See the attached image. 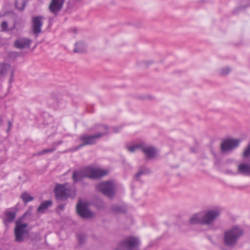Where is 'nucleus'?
<instances>
[{
	"label": "nucleus",
	"mask_w": 250,
	"mask_h": 250,
	"mask_svg": "<svg viewBox=\"0 0 250 250\" xmlns=\"http://www.w3.org/2000/svg\"><path fill=\"white\" fill-rule=\"evenodd\" d=\"M221 209L215 207L206 210L203 212L195 213L189 219L190 225H200L207 227L209 229L215 230L214 223L220 217Z\"/></svg>",
	"instance_id": "nucleus-1"
},
{
	"label": "nucleus",
	"mask_w": 250,
	"mask_h": 250,
	"mask_svg": "<svg viewBox=\"0 0 250 250\" xmlns=\"http://www.w3.org/2000/svg\"><path fill=\"white\" fill-rule=\"evenodd\" d=\"M243 233V229L238 226H234L224 231L223 235L224 245L229 249L234 248Z\"/></svg>",
	"instance_id": "nucleus-2"
},
{
	"label": "nucleus",
	"mask_w": 250,
	"mask_h": 250,
	"mask_svg": "<svg viewBox=\"0 0 250 250\" xmlns=\"http://www.w3.org/2000/svg\"><path fill=\"white\" fill-rule=\"evenodd\" d=\"M30 211H26L15 222V227L14 229L15 241L18 243H21L24 241L25 235L28 233V230L27 223L22 222V219L25 216L30 215Z\"/></svg>",
	"instance_id": "nucleus-3"
},
{
	"label": "nucleus",
	"mask_w": 250,
	"mask_h": 250,
	"mask_svg": "<svg viewBox=\"0 0 250 250\" xmlns=\"http://www.w3.org/2000/svg\"><path fill=\"white\" fill-rule=\"evenodd\" d=\"M67 184H57L54 188V193L57 199L65 200L69 197L73 198L76 196V190L66 188Z\"/></svg>",
	"instance_id": "nucleus-4"
},
{
	"label": "nucleus",
	"mask_w": 250,
	"mask_h": 250,
	"mask_svg": "<svg viewBox=\"0 0 250 250\" xmlns=\"http://www.w3.org/2000/svg\"><path fill=\"white\" fill-rule=\"evenodd\" d=\"M101 127L104 128V131L97 132L92 135H82L80 137V140L82 141V143L76 146L75 150H77L85 146L93 145L96 143L97 139L107 135L106 127L104 126Z\"/></svg>",
	"instance_id": "nucleus-5"
},
{
	"label": "nucleus",
	"mask_w": 250,
	"mask_h": 250,
	"mask_svg": "<svg viewBox=\"0 0 250 250\" xmlns=\"http://www.w3.org/2000/svg\"><path fill=\"white\" fill-rule=\"evenodd\" d=\"M140 241L137 237L129 236L121 242L116 250H139Z\"/></svg>",
	"instance_id": "nucleus-6"
},
{
	"label": "nucleus",
	"mask_w": 250,
	"mask_h": 250,
	"mask_svg": "<svg viewBox=\"0 0 250 250\" xmlns=\"http://www.w3.org/2000/svg\"><path fill=\"white\" fill-rule=\"evenodd\" d=\"M97 190L109 198H112L116 193V187L114 183L110 181H106L97 184L96 186Z\"/></svg>",
	"instance_id": "nucleus-7"
},
{
	"label": "nucleus",
	"mask_w": 250,
	"mask_h": 250,
	"mask_svg": "<svg viewBox=\"0 0 250 250\" xmlns=\"http://www.w3.org/2000/svg\"><path fill=\"white\" fill-rule=\"evenodd\" d=\"M240 142L239 139H228L224 140L220 145L221 152L225 153L233 150L239 146Z\"/></svg>",
	"instance_id": "nucleus-8"
},
{
	"label": "nucleus",
	"mask_w": 250,
	"mask_h": 250,
	"mask_svg": "<svg viewBox=\"0 0 250 250\" xmlns=\"http://www.w3.org/2000/svg\"><path fill=\"white\" fill-rule=\"evenodd\" d=\"M87 178L93 179L102 178L108 173V171L95 168L92 167H87L85 168Z\"/></svg>",
	"instance_id": "nucleus-9"
},
{
	"label": "nucleus",
	"mask_w": 250,
	"mask_h": 250,
	"mask_svg": "<svg viewBox=\"0 0 250 250\" xmlns=\"http://www.w3.org/2000/svg\"><path fill=\"white\" fill-rule=\"evenodd\" d=\"M77 212L78 214L84 219H89L92 218L94 214L89 210L86 204L80 202L77 205Z\"/></svg>",
	"instance_id": "nucleus-10"
},
{
	"label": "nucleus",
	"mask_w": 250,
	"mask_h": 250,
	"mask_svg": "<svg viewBox=\"0 0 250 250\" xmlns=\"http://www.w3.org/2000/svg\"><path fill=\"white\" fill-rule=\"evenodd\" d=\"M44 18L37 16L33 17L32 19V31L34 34L37 36L41 32V28L43 25L42 20Z\"/></svg>",
	"instance_id": "nucleus-11"
},
{
	"label": "nucleus",
	"mask_w": 250,
	"mask_h": 250,
	"mask_svg": "<svg viewBox=\"0 0 250 250\" xmlns=\"http://www.w3.org/2000/svg\"><path fill=\"white\" fill-rule=\"evenodd\" d=\"M64 1V0H51L49 5V11L54 15H57L62 8Z\"/></svg>",
	"instance_id": "nucleus-12"
},
{
	"label": "nucleus",
	"mask_w": 250,
	"mask_h": 250,
	"mask_svg": "<svg viewBox=\"0 0 250 250\" xmlns=\"http://www.w3.org/2000/svg\"><path fill=\"white\" fill-rule=\"evenodd\" d=\"M32 42L31 39L26 38H21L15 40L14 46L18 49H22L24 48H29Z\"/></svg>",
	"instance_id": "nucleus-13"
},
{
	"label": "nucleus",
	"mask_w": 250,
	"mask_h": 250,
	"mask_svg": "<svg viewBox=\"0 0 250 250\" xmlns=\"http://www.w3.org/2000/svg\"><path fill=\"white\" fill-rule=\"evenodd\" d=\"M10 73L12 76L14 75V69L11 65L7 63H0V76H5L8 73Z\"/></svg>",
	"instance_id": "nucleus-14"
},
{
	"label": "nucleus",
	"mask_w": 250,
	"mask_h": 250,
	"mask_svg": "<svg viewBox=\"0 0 250 250\" xmlns=\"http://www.w3.org/2000/svg\"><path fill=\"white\" fill-rule=\"evenodd\" d=\"M72 180L74 183L81 182L84 178H87L85 168L83 170L74 171L73 172Z\"/></svg>",
	"instance_id": "nucleus-15"
},
{
	"label": "nucleus",
	"mask_w": 250,
	"mask_h": 250,
	"mask_svg": "<svg viewBox=\"0 0 250 250\" xmlns=\"http://www.w3.org/2000/svg\"><path fill=\"white\" fill-rule=\"evenodd\" d=\"M142 151L145 154L146 157L148 159H151L156 155V149L153 146H146L143 143V146L142 147Z\"/></svg>",
	"instance_id": "nucleus-16"
},
{
	"label": "nucleus",
	"mask_w": 250,
	"mask_h": 250,
	"mask_svg": "<svg viewBox=\"0 0 250 250\" xmlns=\"http://www.w3.org/2000/svg\"><path fill=\"white\" fill-rule=\"evenodd\" d=\"M5 217L3 220V223L5 226H7L8 224L14 221L16 218V212H12L9 211H5L4 212Z\"/></svg>",
	"instance_id": "nucleus-17"
},
{
	"label": "nucleus",
	"mask_w": 250,
	"mask_h": 250,
	"mask_svg": "<svg viewBox=\"0 0 250 250\" xmlns=\"http://www.w3.org/2000/svg\"><path fill=\"white\" fill-rule=\"evenodd\" d=\"M110 209L113 213L118 214L125 213L127 208L124 205H114L110 207Z\"/></svg>",
	"instance_id": "nucleus-18"
},
{
	"label": "nucleus",
	"mask_w": 250,
	"mask_h": 250,
	"mask_svg": "<svg viewBox=\"0 0 250 250\" xmlns=\"http://www.w3.org/2000/svg\"><path fill=\"white\" fill-rule=\"evenodd\" d=\"M238 173L246 175H250V165L240 164L238 167Z\"/></svg>",
	"instance_id": "nucleus-19"
},
{
	"label": "nucleus",
	"mask_w": 250,
	"mask_h": 250,
	"mask_svg": "<svg viewBox=\"0 0 250 250\" xmlns=\"http://www.w3.org/2000/svg\"><path fill=\"white\" fill-rule=\"evenodd\" d=\"M250 6V0H242L241 5L235 8L233 11L234 14H238L240 11L244 10L247 7Z\"/></svg>",
	"instance_id": "nucleus-20"
},
{
	"label": "nucleus",
	"mask_w": 250,
	"mask_h": 250,
	"mask_svg": "<svg viewBox=\"0 0 250 250\" xmlns=\"http://www.w3.org/2000/svg\"><path fill=\"white\" fill-rule=\"evenodd\" d=\"M52 204L51 201H45L42 202L37 208L39 213H43L46 209L49 208Z\"/></svg>",
	"instance_id": "nucleus-21"
},
{
	"label": "nucleus",
	"mask_w": 250,
	"mask_h": 250,
	"mask_svg": "<svg viewBox=\"0 0 250 250\" xmlns=\"http://www.w3.org/2000/svg\"><path fill=\"white\" fill-rule=\"evenodd\" d=\"M75 48L73 51L75 53H83L86 50V46L83 42H79L76 43Z\"/></svg>",
	"instance_id": "nucleus-22"
},
{
	"label": "nucleus",
	"mask_w": 250,
	"mask_h": 250,
	"mask_svg": "<svg viewBox=\"0 0 250 250\" xmlns=\"http://www.w3.org/2000/svg\"><path fill=\"white\" fill-rule=\"evenodd\" d=\"M28 0H16L15 6L16 8L21 11L24 10Z\"/></svg>",
	"instance_id": "nucleus-23"
},
{
	"label": "nucleus",
	"mask_w": 250,
	"mask_h": 250,
	"mask_svg": "<svg viewBox=\"0 0 250 250\" xmlns=\"http://www.w3.org/2000/svg\"><path fill=\"white\" fill-rule=\"evenodd\" d=\"M151 173V171L147 168H143L139 170V171L136 173L135 175V178L137 180H139V177L143 175L148 174Z\"/></svg>",
	"instance_id": "nucleus-24"
},
{
	"label": "nucleus",
	"mask_w": 250,
	"mask_h": 250,
	"mask_svg": "<svg viewBox=\"0 0 250 250\" xmlns=\"http://www.w3.org/2000/svg\"><path fill=\"white\" fill-rule=\"evenodd\" d=\"M21 198L22 199L25 204H27L30 201H32L34 200L33 197L30 195L27 192H23L21 196Z\"/></svg>",
	"instance_id": "nucleus-25"
},
{
	"label": "nucleus",
	"mask_w": 250,
	"mask_h": 250,
	"mask_svg": "<svg viewBox=\"0 0 250 250\" xmlns=\"http://www.w3.org/2000/svg\"><path fill=\"white\" fill-rule=\"evenodd\" d=\"M143 146V143H140L139 144H136L135 145H133L132 146H127V149L130 152H135L137 149H138L139 148L142 149V147Z\"/></svg>",
	"instance_id": "nucleus-26"
},
{
	"label": "nucleus",
	"mask_w": 250,
	"mask_h": 250,
	"mask_svg": "<svg viewBox=\"0 0 250 250\" xmlns=\"http://www.w3.org/2000/svg\"><path fill=\"white\" fill-rule=\"evenodd\" d=\"M106 126V128H107V134H108V127L107 125H96L93 128L96 129V130H97L98 131V132H103V131H104V128L102 127L101 126Z\"/></svg>",
	"instance_id": "nucleus-27"
},
{
	"label": "nucleus",
	"mask_w": 250,
	"mask_h": 250,
	"mask_svg": "<svg viewBox=\"0 0 250 250\" xmlns=\"http://www.w3.org/2000/svg\"><path fill=\"white\" fill-rule=\"evenodd\" d=\"M77 238L79 244H83L86 240V236L83 234H78L77 235Z\"/></svg>",
	"instance_id": "nucleus-28"
},
{
	"label": "nucleus",
	"mask_w": 250,
	"mask_h": 250,
	"mask_svg": "<svg viewBox=\"0 0 250 250\" xmlns=\"http://www.w3.org/2000/svg\"><path fill=\"white\" fill-rule=\"evenodd\" d=\"M231 71L230 68L228 67H224L222 68L220 72V74L222 76H226L228 75Z\"/></svg>",
	"instance_id": "nucleus-29"
},
{
	"label": "nucleus",
	"mask_w": 250,
	"mask_h": 250,
	"mask_svg": "<svg viewBox=\"0 0 250 250\" xmlns=\"http://www.w3.org/2000/svg\"><path fill=\"white\" fill-rule=\"evenodd\" d=\"M0 27L1 31L6 32L8 31V23L6 21H3L1 23Z\"/></svg>",
	"instance_id": "nucleus-30"
},
{
	"label": "nucleus",
	"mask_w": 250,
	"mask_h": 250,
	"mask_svg": "<svg viewBox=\"0 0 250 250\" xmlns=\"http://www.w3.org/2000/svg\"><path fill=\"white\" fill-rule=\"evenodd\" d=\"M250 156V143L248 145V146L245 149L243 152V157L247 158Z\"/></svg>",
	"instance_id": "nucleus-31"
},
{
	"label": "nucleus",
	"mask_w": 250,
	"mask_h": 250,
	"mask_svg": "<svg viewBox=\"0 0 250 250\" xmlns=\"http://www.w3.org/2000/svg\"><path fill=\"white\" fill-rule=\"evenodd\" d=\"M56 149L55 147H53L51 148H47L43 149V150L41 151V154H46L48 153H51L53 152Z\"/></svg>",
	"instance_id": "nucleus-32"
},
{
	"label": "nucleus",
	"mask_w": 250,
	"mask_h": 250,
	"mask_svg": "<svg viewBox=\"0 0 250 250\" xmlns=\"http://www.w3.org/2000/svg\"><path fill=\"white\" fill-rule=\"evenodd\" d=\"M62 142L61 140L56 142H54L53 144V147H55L56 148V146H59L60 145L62 144Z\"/></svg>",
	"instance_id": "nucleus-33"
},
{
	"label": "nucleus",
	"mask_w": 250,
	"mask_h": 250,
	"mask_svg": "<svg viewBox=\"0 0 250 250\" xmlns=\"http://www.w3.org/2000/svg\"><path fill=\"white\" fill-rule=\"evenodd\" d=\"M121 126H118L114 127V131L115 132H118L120 130Z\"/></svg>",
	"instance_id": "nucleus-34"
},
{
	"label": "nucleus",
	"mask_w": 250,
	"mask_h": 250,
	"mask_svg": "<svg viewBox=\"0 0 250 250\" xmlns=\"http://www.w3.org/2000/svg\"><path fill=\"white\" fill-rule=\"evenodd\" d=\"M8 127L7 129V132H8L10 130V129H11L12 123L11 121H8Z\"/></svg>",
	"instance_id": "nucleus-35"
},
{
	"label": "nucleus",
	"mask_w": 250,
	"mask_h": 250,
	"mask_svg": "<svg viewBox=\"0 0 250 250\" xmlns=\"http://www.w3.org/2000/svg\"><path fill=\"white\" fill-rule=\"evenodd\" d=\"M153 99V97L149 96H146V97H144L143 99H149L151 100Z\"/></svg>",
	"instance_id": "nucleus-36"
},
{
	"label": "nucleus",
	"mask_w": 250,
	"mask_h": 250,
	"mask_svg": "<svg viewBox=\"0 0 250 250\" xmlns=\"http://www.w3.org/2000/svg\"><path fill=\"white\" fill-rule=\"evenodd\" d=\"M13 77H14V75L12 76V75H10V78L9 81V82L10 83H12L13 82Z\"/></svg>",
	"instance_id": "nucleus-37"
},
{
	"label": "nucleus",
	"mask_w": 250,
	"mask_h": 250,
	"mask_svg": "<svg viewBox=\"0 0 250 250\" xmlns=\"http://www.w3.org/2000/svg\"><path fill=\"white\" fill-rule=\"evenodd\" d=\"M212 152V154L213 155V156L215 157H216V154L213 152V150L211 151Z\"/></svg>",
	"instance_id": "nucleus-38"
},
{
	"label": "nucleus",
	"mask_w": 250,
	"mask_h": 250,
	"mask_svg": "<svg viewBox=\"0 0 250 250\" xmlns=\"http://www.w3.org/2000/svg\"><path fill=\"white\" fill-rule=\"evenodd\" d=\"M59 208H61V209H63V208H64V205H60L59 206Z\"/></svg>",
	"instance_id": "nucleus-39"
},
{
	"label": "nucleus",
	"mask_w": 250,
	"mask_h": 250,
	"mask_svg": "<svg viewBox=\"0 0 250 250\" xmlns=\"http://www.w3.org/2000/svg\"><path fill=\"white\" fill-rule=\"evenodd\" d=\"M43 154H41V151L40 152H38L37 154H36L35 155H43Z\"/></svg>",
	"instance_id": "nucleus-40"
},
{
	"label": "nucleus",
	"mask_w": 250,
	"mask_h": 250,
	"mask_svg": "<svg viewBox=\"0 0 250 250\" xmlns=\"http://www.w3.org/2000/svg\"><path fill=\"white\" fill-rule=\"evenodd\" d=\"M152 63V62H147V64H151Z\"/></svg>",
	"instance_id": "nucleus-41"
},
{
	"label": "nucleus",
	"mask_w": 250,
	"mask_h": 250,
	"mask_svg": "<svg viewBox=\"0 0 250 250\" xmlns=\"http://www.w3.org/2000/svg\"><path fill=\"white\" fill-rule=\"evenodd\" d=\"M2 120L0 118V125H1V124H2Z\"/></svg>",
	"instance_id": "nucleus-42"
},
{
	"label": "nucleus",
	"mask_w": 250,
	"mask_h": 250,
	"mask_svg": "<svg viewBox=\"0 0 250 250\" xmlns=\"http://www.w3.org/2000/svg\"><path fill=\"white\" fill-rule=\"evenodd\" d=\"M223 250H226V249H223Z\"/></svg>",
	"instance_id": "nucleus-43"
}]
</instances>
